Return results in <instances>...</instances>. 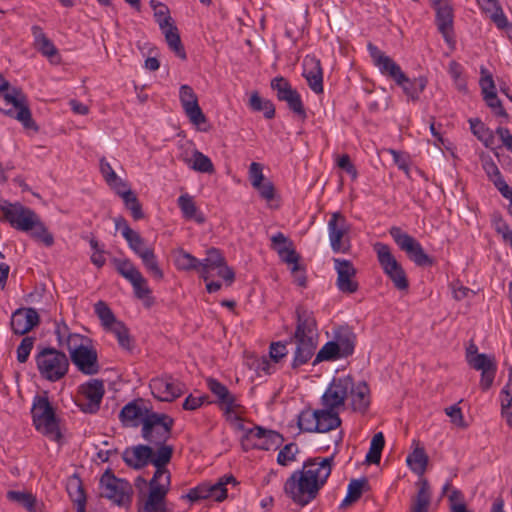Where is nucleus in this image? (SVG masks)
Masks as SVG:
<instances>
[{"label":"nucleus","mask_w":512,"mask_h":512,"mask_svg":"<svg viewBox=\"0 0 512 512\" xmlns=\"http://www.w3.org/2000/svg\"><path fill=\"white\" fill-rule=\"evenodd\" d=\"M293 344L291 369L297 371L301 366L307 364L315 355L318 345V331L316 319L313 312L303 308L296 309V328L288 341L272 342L269 355L275 362H280L288 354L287 344Z\"/></svg>","instance_id":"1"},{"label":"nucleus","mask_w":512,"mask_h":512,"mask_svg":"<svg viewBox=\"0 0 512 512\" xmlns=\"http://www.w3.org/2000/svg\"><path fill=\"white\" fill-rule=\"evenodd\" d=\"M333 457L307 459L301 470L294 471L284 484V492L302 507L313 501L332 470Z\"/></svg>","instance_id":"2"},{"label":"nucleus","mask_w":512,"mask_h":512,"mask_svg":"<svg viewBox=\"0 0 512 512\" xmlns=\"http://www.w3.org/2000/svg\"><path fill=\"white\" fill-rule=\"evenodd\" d=\"M173 452V446H162L154 450L151 445L139 444L126 448L122 458L127 466L137 470L148 464L154 465L156 470L151 480L156 481L170 475L166 465L171 461Z\"/></svg>","instance_id":"3"},{"label":"nucleus","mask_w":512,"mask_h":512,"mask_svg":"<svg viewBox=\"0 0 512 512\" xmlns=\"http://www.w3.org/2000/svg\"><path fill=\"white\" fill-rule=\"evenodd\" d=\"M33 424L36 430L50 440L59 442L62 438L59 419L48 397L37 395L31 408Z\"/></svg>","instance_id":"4"},{"label":"nucleus","mask_w":512,"mask_h":512,"mask_svg":"<svg viewBox=\"0 0 512 512\" xmlns=\"http://www.w3.org/2000/svg\"><path fill=\"white\" fill-rule=\"evenodd\" d=\"M234 421L237 423V429L244 432L241 444L245 451L251 449L269 451L277 449L282 444L283 437L276 431L257 425L253 428H246L239 416H235Z\"/></svg>","instance_id":"5"},{"label":"nucleus","mask_w":512,"mask_h":512,"mask_svg":"<svg viewBox=\"0 0 512 512\" xmlns=\"http://www.w3.org/2000/svg\"><path fill=\"white\" fill-rule=\"evenodd\" d=\"M174 419L165 414L151 412L143 423L141 429L142 438L152 447L157 449L162 446H169L166 442L171 437Z\"/></svg>","instance_id":"6"},{"label":"nucleus","mask_w":512,"mask_h":512,"mask_svg":"<svg viewBox=\"0 0 512 512\" xmlns=\"http://www.w3.org/2000/svg\"><path fill=\"white\" fill-rule=\"evenodd\" d=\"M35 361L41 377L50 382L62 379L69 369L68 357L55 348H43L35 356Z\"/></svg>","instance_id":"7"},{"label":"nucleus","mask_w":512,"mask_h":512,"mask_svg":"<svg viewBox=\"0 0 512 512\" xmlns=\"http://www.w3.org/2000/svg\"><path fill=\"white\" fill-rule=\"evenodd\" d=\"M0 211L2 214L0 221L8 223L12 228L21 232L32 230L36 224L35 221L39 217L34 210L20 202L11 203L3 200L0 203Z\"/></svg>","instance_id":"8"},{"label":"nucleus","mask_w":512,"mask_h":512,"mask_svg":"<svg viewBox=\"0 0 512 512\" xmlns=\"http://www.w3.org/2000/svg\"><path fill=\"white\" fill-rule=\"evenodd\" d=\"M101 496L109 499L118 506H125L131 503L132 486L121 478H117L114 473L108 469L100 478Z\"/></svg>","instance_id":"9"},{"label":"nucleus","mask_w":512,"mask_h":512,"mask_svg":"<svg viewBox=\"0 0 512 512\" xmlns=\"http://www.w3.org/2000/svg\"><path fill=\"white\" fill-rule=\"evenodd\" d=\"M373 248L377 254L381 268L393 282L394 287L398 290H407L409 282L406 273L392 254L390 247L387 244L377 242L374 244Z\"/></svg>","instance_id":"10"},{"label":"nucleus","mask_w":512,"mask_h":512,"mask_svg":"<svg viewBox=\"0 0 512 512\" xmlns=\"http://www.w3.org/2000/svg\"><path fill=\"white\" fill-rule=\"evenodd\" d=\"M90 342L89 338L83 337L77 343L72 341V347L68 349L73 364L86 375L97 374L100 370L97 351Z\"/></svg>","instance_id":"11"},{"label":"nucleus","mask_w":512,"mask_h":512,"mask_svg":"<svg viewBox=\"0 0 512 512\" xmlns=\"http://www.w3.org/2000/svg\"><path fill=\"white\" fill-rule=\"evenodd\" d=\"M389 234L398 247L404 251L417 266L424 267L433 265V259L425 253L421 244L400 227L392 226L389 230Z\"/></svg>","instance_id":"12"},{"label":"nucleus","mask_w":512,"mask_h":512,"mask_svg":"<svg viewBox=\"0 0 512 512\" xmlns=\"http://www.w3.org/2000/svg\"><path fill=\"white\" fill-rule=\"evenodd\" d=\"M0 94L3 96L4 105L6 107L10 106L9 108L0 107V110L20 121L26 128H30L33 123L32 115L27 105L26 96L22 91L16 88L10 91L8 88Z\"/></svg>","instance_id":"13"},{"label":"nucleus","mask_w":512,"mask_h":512,"mask_svg":"<svg viewBox=\"0 0 512 512\" xmlns=\"http://www.w3.org/2000/svg\"><path fill=\"white\" fill-rule=\"evenodd\" d=\"M111 263L116 271L125 278L133 287L134 294L139 299H145L151 294L147 280L128 258H112Z\"/></svg>","instance_id":"14"},{"label":"nucleus","mask_w":512,"mask_h":512,"mask_svg":"<svg viewBox=\"0 0 512 512\" xmlns=\"http://www.w3.org/2000/svg\"><path fill=\"white\" fill-rule=\"evenodd\" d=\"M213 270H217L218 276L228 284H231L235 279L234 271L226 265L225 258L217 248L208 249L206 257L200 260V277L207 281Z\"/></svg>","instance_id":"15"},{"label":"nucleus","mask_w":512,"mask_h":512,"mask_svg":"<svg viewBox=\"0 0 512 512\" xmlns=\"http://www.w3.org/2000/svg\"><path fill=\"white\" fill-rule=\"evenodd\" d=\"M349 231L350 225L345 216L340 212L333 213L328 221L329 240L333 252L346 253L350 249Z\"/></svg>","instance_id":"16"},{"label":"nucleus","mask_w":512,"mask_h":512,"mask_svg":"<svg viewBox=\"0 0 512 512\" xmlns=\"http://www.w3.org/2000/svg\"><path fill=\"white\" fill-rule=\"evenodd\" d=\"M206 384L210 392L216 397V403L224 411L228 420L234 421V417L241 408L237 397L229 389L215 378H208Z\"/></svg>","instance_id":"17"},{"label":"nucleus","mask_w":512,"mask_h":512,"mask_svg":"<svg viewBox=\"0 0 512 512\" xmlns=\"http://www.w3.org/2000/svg\"><path fill=\"white\" fill-rule=\"evenodd\" d=\"M171 476L149 481V494L139 512H167L166 495L169 491Z\"/></svg>","instance_id":"18"},{"label":"nucleus","mask_w":512,"mask_h":512,"mask_svg":"<svg viewBox=\"0 0 512 512\" xmlns=\"http://www.w3.org/2000/svg\"><path fill=\"white\" fill-rule=\"evenodd\" d=\"M150 388L157 399L170 402L183 394L185 385L178 379L165 375L153 378L150 382Z\"/></svg>","instance_id":"19"},{"label":"nucleus","mask_w":512,"mask_h":512,"mask_svg":"<svg viewBox=\"0 0 512 512\" xmlns=\"http://www.w3.org/2000/svg\"><path fill=\"white\" fill-rule=\"evenodd\" d=\"M349 389H352L351 377L334 378L322 396L323 406L330 410L343 406Z\"/></svg>","instance_id":"20"},{"label":"nucleus","mask_w":512,"mask_h":512,"mask_svg":"<svg viewBox=\"0 0 512 512\" xmlns=\"http://www.w3.org/2000/svg\"><path fill=\"white\" fill-rule=\"evenodd\" d=\"M373 64L379 69L380 73L391 78L395 83L404 79V72L390 56L386 55L377 46L372 43L367 45Z\"/></svg>","instance_id":"21"},{"label":"nucleus","mask_w":512,"mask_h":512,"mask_svg":"<svg viewBox=\"0 0 512 512\" xmlns=\"http://www.w3.org/2000/svg\"><path fill=\"white\" fill-rule=\"evenodd\" d=\"M334 268L337 272L336 286L342 293L352 294L358 288V282L355 280L356 269L352 262L346 259L334 258Z\"/></svg>","instance_id":"22"},{"label":"nucleus","mask_w":512,"mask_h":512,"mask_svg":"<svg viewBox=\"0 0 512 512\" xmlns=\"http://www.w3.org/2000/svg\"><path fill=\"white\" fill-rule=\"evenodd\" d=\"M179 99L191 123L201 125L206 122V116L198 104L197 95L189 85L184 84L180 86Z\"/></svg>","instance_id":"23"},{"label":"nucleus","mask_w":512,"mask_h":512,"mask_svg":"<svg viewBox=\"0 0 512 512\" xmlns=\"http://www.w3.org/2000/svg\"><path fill=\"white\" fill-rule=\"evenodd\" d=\"M40 323V317L35 308H18L11 316L10 326L14 334L25 335Z\"/></svg>","instance_id":"24"},{"label":"nucleus","mask_w":512,"mask_h":512,"mask_svg":"<svg viewBox=\"0 0 512 512\" xmlns=\"http://www.w3.org/2000/svg\"><path fill=\"white\" fill-rule=\"evenodd\" d=\"M152 411L142 399L134 400L126 404L120 411L119 418L124 426L137 427L144 423L145 418Z\"/></svg>","instance_id":"25"},{"label":"nucleus","mask_w":512,"mask_h":512,"mask_svg":"<svg viewBox=\"0 0 512 512\" xmlns=\"http://www.w3.org/2000/svg\"><path fill=\"white\" fill-rule=\"evenodd\" d=\"M303 76L310 89L319 94L323 92V73L320 60L307 55L303 60Z\"/></svg>","instance_id":"26"},{"label":"nucleus","mask_w":512,"mask_h":512,"mask_svg":"<svg viewBox=\"0 0 512 512\" xmlns=\"http://www.w3.org/2000/svg\"><path fill=\"white\" fill-rule=\"evenodd\" d=\"M81 391L87 403L83 407V411L95 413L100 407V403L105 393L104 383L99 379H91L81 386Z\"/></svg>","instance_id":"27"},{"label":"nucleus","mask_w":512,"mask_h":512,"mask_svg":"<svg viewBox=\"0 0 512 512\" xmlns=\"http://www.w3.org/2000/svg\"><path fill=\"white\" fill-rule=\"evenodd\" d=\"M478 4L485 13L490 15L495 25L501 30H506L508 36L512 38V25L508 22L498 1L479 0Z\"/></svg>","instance_id":"28"},{"label":"nucleus","mask_w":512,"mask_h":512,"mask_svg":"<svg viewBox=\"0 0 512 512\" xmlns=\"http://www.w3.org/2000/svg\"><path fill=\"white\" fill-rule=\"evenodd\" d=\"M436 24L439 32L447 43L453 41V12L448 4H438L436 7Z\"/></svg>","instance_id":"29"},{"label":"nucleus","mask_w":512,"mask_h":512,"mask_svg":"<svg viewBox=\"0 0 512 512\" xmlns=\"http://www.w3.org/2000/svg\"><path fill=\"white\" fill-rule=\"evenodd\" d=\"M348 396L354 411L364 413L370 405V390L366 382L357 384L352 380V389H349Z\"/></svg>","instance_id":"30"},{"label":"nucleus","mask_w":512,"mask_h":512,"mask_svg":"<svg viewBox=\"0 0 512 512\" xmlns=\"http://www.w3.org/2000/svg\"><path fill=\"white\" fill-rule=\"evenodd\" d=\"M396 84L402 88L403 92L410 100L417 101L426 88L427 79L425 77L410 79L404 73V79L398 80Z\"/></svg>","instance_id":"31"},{"label":"nucleus","mask_w":512,"mask_h":512,"mask_svg":"<svg viewBox=\"0 0 512 512\" xmlns=\"http://www.w3.org/2000/svg\"><path fill=\"white\" fill-rule=\"evenodd\" d=\"M341 424L338 412L328 408L317 410L316 432L325 433L336 429Z\"/></svg>","instance_id":"32"},{"label":"nucleus","mask_w":512,"mask_h":512,"mask_svg":"<svg viewBox=\"0 0 512 512\" xmlns=\"http://www.w3.org/2000/svg\"><path fill=\"white\" fill-rule=\"evenodd\" d=\"M6 497L9 501L23 506L28 512H42V505L38 502L36 496L30 492L10 490Z\"/></svg>","instance_id":"33"},{"label":"nucleus","mask_w":512,"mask_h":512,"mask_svg":"<svg viewBox=\"0 0 512 512\" xmlns=\"http://www.w3.org/2000/svg\"><path fill=\"white\" fill-rule=\"evenodd\" d=\"M483 169L486 172L488 178L493 182L495 187L499 190L503 197H508L506 194L512 195L510 192L511 187L506 183L501 175V172L495 162L491 159L483 162Z\"/></svg>","instance_id":"34"},{"label":"nucleus","mask_w":512,"mask_h":512,"mask_svg":"<svg viewBox=\"0 0 512 512\" xmlns=\"http://www.w3.org/2000/svg\"><path fill=\"white\" fill-rule=\"evenodd\" d=\"M32 36L34 38V45L39 52L48 58L57 55V48L52 41L45 35L43 29L38 25L31 27Z\"/></svg>","instance_id":"35"},{"label":"nucleus","mask_w":512,"mask_h":512,"mask_svg":"<svg viewBox=\"0 0 512 512\" xmlns=\"http://www.w3.org/2000/svg\"><path fill=\"white\" fill-rule=\"evenodd\" d=\"M339 347L338 351L343 358L353 354L355 348V335L348 329H340L333 340Z\"/></svg>","instance_id":"36"},{"label":"nucleus","mask_w":512,"mask_h":512,"mask_svg":"<svg viewBox=\"0 0 512 512\" xmlns=\"http://www.w3.org/2000/svg\"><path fill=\"white\" fill-rule=\"evenodd\" d=\"M177 204L182 212V215L186 219H194L198 223L204 222V217L198 212V208L191 195L185 193L179 196Z\"/></svg>","instance_id":"37"},{"label":"nucleus","mask_w":512,"mask_h":512,"mask_svg":"<svg viewBox=\"0 0 512 512\" xmlns=\"http://www.w3.org/2000/svg\"><path fill=\"white\" fill-rule=\"evenodd\" d=\"M278 100L284 101L287 103L290 110H292L296 115H298L301 119H305L307 117L306 111L304 109L301 96L297 92V90L292 87L282 93L277 97Z\"/></svg>","instance_id":"38"},{"label":"nucleus","mask_w":512,"mask_h":512,"mask_svg":"<svg viewBox=\"0 0 512 512\" xmlns=\"http://www.w3.org/2000/svg\"><path fill=\"white\" fill-rule=\"evenodd\" d=\"M162 33L165 35V40L169 46V48L181 59H186V52L181 43L180 35L177 27L173 24L171 26L165 27V29H161Z\"/></svg>","instance_id":"39"},{"label":"nucleus","mask_w":512,"mask_h":512,"mask_svg":"<svg viewBox=\"0 0 512 512\" xmlns=\"http://www.w3.org/2000/svg\"><path fill=\"white\" fill-rule=\"evenodd\" d=\"M469 124L473 135L476 136L485 147H492L494 143L493 132L478 118L469 119Z\"/></svg>","instance_id":"40"},{"label":"nucleus","mask_w":512,"mask_h":512,"mask_svg":"<svg viewBox=\"0 0 512 512\" xmlns=\"http://www.w3.org/2000/svg\"><path fill=\"white\" fill-rule=\"evenodd\" d=\"M175 266L178 270H194L200 274V260L183 249L178 250L175 254Z\"/></svg>","instance_id":"41"},{"label":"nucleus","mask_w":512,"mask_h":512,"mask_svg":"<svg viewBox=\"0 0 512 512\" xmlns=\"http://www.w3.org/2000/svg\"><path fill=\"white\" fill-rule=\"evenodd\" d=\"M55 334L59 345H65L67 349L72 347V340L77 343L78 341H82V338L84 337L78 333H71L69 331V327L64 322H56Z\"/></svg>","instance_id":"42"},{"label":"nucleus","mask_w":512,"mask_h":512,"mask_svg":"<svg viewBox=\"0 0 512 512\" xmlns=\"http://www.w3.org/2000/svg\"><path fill=\"white\" fill-rule=\"evenodd\" d=\"M146 268V270L157 280H161L164 276L162 269L158 265L157 257L152 248L143 251L138 256Z\"/></svg>","instance_id":"43"},{"label":"nucleus","mask_w":512,"mask_h":512,"mask_svg":"<svg viewBox=\"0 0 512 512\" xmlns=\"http://www.w3.org/2000/svg\"><path fill=\"white\" fill-rule=\"evenodd\" d=\"M249 106L253 111H262L265 118L272 119L275 116V106L270 100L263 99L254 92L249 99Z\"/></svg>","instance_id":"44"},{"label":"nucleus","mask_w":512,"mask_h":512,"mask_svg":"<svg viewBox=\"0 0 512 512\" xmlns=\"http://www.w3.org/2000/svg\"><path fill=\"white\" fill-rule=\"evenodd\" d=\"M94 312L98 316L102 326L106 330H109L111 327H113L116 323L119 322L116 319L111 308L104 301L100 300L97 303H95Z\"/></svg>","instance_id":"45"},{"label":"nucleus","mask_w":512,"mask_h":512,"mask_svg":"<svg viewBox=\"0 0 512 512\" xmlns=\"http://www.w3.org/2000/svg\"><path fill=\"white\" fill-rule=\"evenodd\" d=\"M406 462L413 472L422 475L426 470L428 457L423 448H416L408 455Z\"/></svg>","instance_id":"46"},{"label":"nucleus","mask_w":512,"mask_h":512,"mask_svg":"<svg viewBox=\"0 0 512 512\" xmlns=\"http://www.w3.org/2000/svg\"><path fill=\"white\" fill-rule=\"evenodd\" d=\"M188 164L191 169L200 173L212 174L215 171L211 159L198 150L193 151L191 163Z\"/></svg>","instance_id":"47"},{"label":"nucleus","mask_w":512,"mask_h":512,"mask_svg":"<svg viewBox=\"0 0 512 512\" xmlns=\"http://www.w3.org/2000/svg\"><path fill=\"white\" fill-rule=\"evenodd\" d=\"M338 349L339 347L336 342L328 341L318 351L312 364L315 366L323 361H334L343 358Z\"/></svg>","instance_id":"48"},{"label":"nucleus","mask_w":512,"mask_h":512,"mask_svg":"<svg viewBox=\"0 0 512 512\" xmlns=\"http://www.w3.org/2000/svg\"><path fill=\"white\" fill-rule=\"evenodd\" d=\"M122 200L126 209L131 212L134 220H140L144 218L142 205L139 202L136 194L131 189H128L125 193L122 194Z\"/></svg>","instance_id":"49"},{"label":"nucleus","mask_w":512,"mask_h":512,"mask_svg":"<svg viewBox=\"0 0 512 512\" xmlns=\"http://www.w3.org/2000/svg\"><path fill=\"white\" fill-rule=\"evenodd\" d=\"M108 331L113 333L117 338L119 346L124 349L130 351L133 347V340L130 336L129 329L125 326V324L120 321L116 323L113 327H111Z\"/></svg>","instance_id":"50"},{"label":"nucleus","mask_w":512,"mask_h":512,"mask_svg":"<svg viewBox=\"0 0 512 512\" xmlns=\"http://www.w3.org/2000/svg\"><path fill=\"white\" fill-rule=\"evenodd\" d=\"M385 445V439L382 432L376 433L370 443L369 451L366 455V462L378 464L381 459V453Z\"/></svg>","instance_id":"51"},{"label":"nucleus","mask_w":512,"mask_h":512,"mask_svg":"<svg viewBox=\"0 0 512 512\" xmlns=\"http://www.w3.org/2000/svg\"><path fill=\"white\" fill-rule=\"evenodd\" d=\"M430 505V492L427 481L422 483L412 504L411 512H428Z\"/></svg>","instance_id":"52"},{"label":"nucleus","mask_w":512,"mask_h":512,"mask_svg":"<svg viewBox=\"0 0 512 512\" xmlns=\"http://www.w3.org/2000/svg\"><path fill=\"white\" fill-rule=\"evenodd\" d=\"M124 239L127 241L129 248L139 256L143 251L150 249L145 246V241L141 235L131 228H125Z\"/></svg>","instance_id":"53"},{"label":"nucleus","mask_w":512,"mask_h":512,"mask_svg":"<svg viewBox=\"0 0 512 512\" xmlns=\"http://www.w3.org/2000/svg\"><path fill=\"white\" fill-rule=\"evenodd\" d=\"M67 491L77 507L86 508V495L79 478L69 481Z\"/></svg>","instance_id":"54"},{"label":"nucleus","mask_w":512,"mask_h":512,"mask_svg":"<svg viewBox=\"0 0 512 512\" xmlns=\"http://www.w3.org/2000/svg\"><path fill=\"white\" fill-rule=\"evenodd\" d=\"M35 226L29 232L31 233V237L36 239L37 241L42 242L45 246L50 247L54 244V237L48 231L47 227L41 221L40 217L35 221Z\"/></svg>","instance_id":"55"},{"label":"nucleus","mask_w":512,"mask_h":512,"mask_svg":"<svg viewBox=\"0 0 512 512\" xmlns=\"http://www.w3.org/2000/svg\"><path fill=\"white\" fill-rule=\"evenodd\" d=\"M317 410L305 409L298 416V426L305 432H316Z\"/></svg>","instance_id":"56"},{"label":"nucleus","mask_w":512,"mask_h":512,"mask_svg":"<svg viewBox=\"0 0 512 512\" xmlns=\"http://www.w3.org/2000/svg\"><path fill=\"white\" fill-rule=\"evenodd\" d=\"M277 253L279 257L282 259V261L293 265L291 269L293 273L299 271V255L295 251L293 244L283 248L277 247Z\"/></svg>","instance_id":"57"},{"label":"nucleus","mask_w":512,"mask_h":512,"mask_svg":"<svg viewBox=\"0 0 512 512\" xmlns=\"http://www.w3.org/2000/svg\"><path fill=\"white\" fill-rule=\"evenodd\" d=\"M468 364L478 371L488 370L496 366L494 358L484 353H477L474 357L469 358Z\"/></svg>","instance_id":"58"},{"label":"nucleus","mask_w":512,"mask_h":512,"mask_svg":"<svg viewBox=\"0 0 512 512\" xmlns=\"http://www.w3.org/2000/svg\"><path fill=\"white\" fill-rule=\"evenodd\" d=\"M298 452V446L295 443L286 444L278 453L277 463L281 466H287L290 462L295 460V455Z\"/></svg>","instance_id":"59"},{"label":"nucleus","mask_w":512,"mask_h":512,"mask_svg":"<svg viewBox=\"0 0 512 512\" xmlns=\"http://www.w3.org/2000/svg\"><path fill=\"white\" fill-rule=\"evenodd\" d=\"M154 17L159 24L160 29L173 25L172 18L169 14V9L166 5L158 3L154 6Z\"/></svg>","instance_id":"60"},{"label":"nucleus","mask_w":512,"mask_h":512,"mask_svg":"<svg viewBox=\"0 0 512 512\" xmlns=\"http://www.w3.org/2000/svg\"><path fill=\"white\" fill-rule=\"evenodd\" d=\"M448 72L459 91H465L467 89L466 80L462 76V67L456 61L449 63Z\"/></svg>","instance_id":"61"},{"label":"nucleus","mask_w":512,"mask_h":512,"mask_svg":"<svg viewBox=\"0 0 512 512\" xmlns=\"http://www.w3.org/2000/svg\"><path fill=\"white\" fill-rule=\"evenodd\" d=\"M35 338L26 336L22 339L19 346L17 347V360L20 363H25L33 349Z\"/></svg>","instance_id":"62"},{"label":"nucleus","mask_w":512,"mask_h":512,"mask_svg":"<svg viewBox=\"0 0 512 512\" xmlns=\"http://www.w3.org/2000/svg\"><path fill=\"white\" fill-rule=\"evenodd\" d=\"M484 100L497 116L508 117L506 110L502 106V102L496 95V91H490L489 94L484 96Z\"/></svg>","instance_id":"63"},{"label":"nucleus","mask_w":512,"mask_h":512,"mask_svg":"<svg viewBox=\"0 0 512 512\" xmlns=\"http://www.w3.org/2000/svg\"><path fill=\"white\" fill-rule=\"evenodd\" d=\"M367 485L368 480L366 478L352 479L348 484L347 494L350 498L358 500L362 495L364 487Z\"/></svg>","instance_id":"64"}]
</instances>
